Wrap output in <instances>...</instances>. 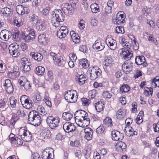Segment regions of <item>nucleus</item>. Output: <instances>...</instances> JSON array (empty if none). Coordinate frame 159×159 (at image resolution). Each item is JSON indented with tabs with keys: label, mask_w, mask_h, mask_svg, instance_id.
I'll list each match as a JSON object with an SVG mask.
<instances>
[{
	"label": "nucleus",
	"mask_w": 159,
	"mask_h": 159,
	"mask_svg": "<svg viewBox=\"0 0 159 159\" xmlns=\"http://www.w3.org/2000/svg\"><path fill=\"white\" fill-rule=\"evenodd\" d=\"M49 55L52 58L56 65L60 66L64 65V61L62 57H59L56 53L52 52H50Z\"/></svg>",
	"instance_id": "10"
},
{
	"label": "nucleus",
	"mask_w": 159,
	"mask_h": 159,
	"mask_svg": "<svg viewBox=\"0 0 159 159\" xmlns=\"http://www.w3.org/2000/svg\"><path fill=\"white\" fill-rule=\"evenodd\" d=\"M21 66L20 67L23 72H27L30 70V66L31 63L30 62L27 58L24 57L21 59Z\"/></svg>",
	"instance_id": "11"
},
{
	"label": "nucleus",
	"mask_w": 159,
	"mask_h": 159,
	"mask_svg": "<svg viewBox=\"0 0 159 159\" xmlns=\"http://www.w3.org/2000/svg\"><path fill=\"white\" fill-rule=\"evenodd\" d=\"M30 56L38 61H41L43 58V56L39 52H31L30 54Z\"/></svg>",
	"instance_id": "23"
},
{
	"label": "nucleus",
	"mask_w": 159,
	"mask_h": 159,
	"mask_svg": "<svg viewBox=\"0 0 159 159\" xmlns=\"http://www.w3.org/2000/svg\"><path fill=\"white\" fill-rule=\"evenodd\" d=\"M129 86L126 84L122 85L120 88V91L121 93H127L130 90Z\"/></svg>",
	"instance_id": "39"
},
{
	"label": "nucleus",
	"mask_w": 159,
	"mask_h": 159,
	"mask_svg": "<svg viewBox=\"0 0 159 159\" xmlns=\"http://www.w3.org/2000/svg\"><path fill=\"white\" fill-rule=\"evenodd\" d=\"M36 29L37 30L40 31H43L45 29L46 26L44 24H37Z\"/></svg>",
	"instance_id": "54"
},
{
	"label": "nucleus",
	"mask_w": 159,
	"mask_h": 159,
	"mask_svg": "<svg viewBox=\"0 0 159 159\" xmlns=\"http://www.w3.org/2000/svg\"><path fill=\"white\" fill-rule=\"evenodd\" d=\"M88 113L84 111L83 110H78L75 113L74 116L75 119H78L76 117L82 118L84 119L87 117Z\"/></svg>",
	"instance_id": "21"
},
{
	"label": "nucleus",
	"mask_w": 159,
	"mask_h": 159,
	"mask_svg": "<svg viewBox=\"0 0 159 159\" xmlns=\"http://www.w3.org/2000/svg\"><path fill=\"white\" fill-rule=\"evenodd\" d=\"M105 47V43L104 41L101 40L100 39L96 40L95 43L93 46V47L94 49H96L99 51L103 50Z\"/></svg>",
	"instance_id": "17"
},
{
	"label": "nucleus",
	"mask_w": 159,
	"mask_h": 159,
	"mask_svg": "<svg viewBox=\"0 0 159 159\" xmlns=\"http://www.w3.org/2000/svg\"><path fill=\"white\" fill-rule=\"evenodd\" d=\"M19 46L17 43H13L10 44L8 49H9V52L11 54L12 52H14V51L15 50L19 49Z\"/></svg>",
	"instance_id": "31"
},
{
	"label": "nucleus",
	"mask_w": 159,
	"mask_h": 159,
	"mask_svg": "<svg viewBox=\"0 0 159 159\" xmlns=\"http://www.w3.org/2000/svg\"><path fill=\"white\" fill-rule=\"evenodd\" d=\"M79 63L83 68L85 69L88 68L89 66L88 61L86 58L80 59L79 60Z\"/></svg>",
	"instance_id": "32"
},
{
	"label": "nucleus",
	"mask_w": 159,
	"mask_h": 159,
	"mask_svg": "<svg viewBox=\"0 0 159 159\" xmlns=\"http://www.w3.org/2000/svg\"><path fill=\"white\" fill-rule=\"evenodd\" d=\"M132 69V66L130 65H127L126 61L122 65V70L126 74L129 73Z\"/></svg>",
	"instance_id": "26"
},
{
	"label": "nucleus",
	"mask_w": 159,
	"mask_h": 159,
	"mask_svg": "<svg viewBox=\"0 0 159 159\" xmlns=\"http://www.w3.org/2000/svg\"><path fill=\"white\" fill-rule=\"evenodd\" d=\"M35 72L38 75H43L45 72V68L41 66H39L36 68Z\"/></svg>",
	"instance_id": "34"
},
{
	"label": "nucleus",
	"mask_w": 159,
	"mask_h": 159,
	"mask_svg": "<svg viewBox=\"0 0 159 159\" xmlns=\"http://www.w3.org/2000/svg\"><path fill=\"white\" fill-rule=\"evenodd\" d=\"M9 32L6 30H2L0 34V35L2 36L5 40H7L9 38V35L8 33Z\"/></svg>",
	"instance_id": "45"
},
{
	"label": "nucleus",
	"mask_w": 159,
	"mask_h": 159,
	"mask_svg": "<svg viewBox=\"0 0 159 159\" xmlns=\"http://www.w3.org/2000/svg\"><path fill=\"white\" fill-rule=\"evenodd\" d=\"M46 122L51 129H56L59 127V118L58 117L50 116L47 118Z\"/></svg>",
	"instance_id": "3"
},
{
	"label": "nucleus",
	"mask_w": 159,
	"mask_h": 159,
	"mask_svg": "<svg viewBox=\"0 0 159 159\" xmlns=\"http://www.w3.org/2000/svg\"><path fill=\"white\" fill-rule=\"evenodd\" d=\"M54 155L53 149L51 148H46L42 152V157L43 159H52V155Z\"/></svg>",
	"instance_id": "14"
},
{
	"label": "nucleus",
	"mask_w": 159,
	"mask_h": 159,
	"mask_svg": "<svg viewBox=\"0 0 159 159\" xmlns=\"http://www.w3.org/2000/svg\"><path fill=\"white\" fill-rule=\"evenodd\" d=\"M32 98L34 102L37 103L40 102L42 99L41 96L38 94L33 96Z\"/></svg>",
	"instance_id": "47"
},
{
	"label": "nucleus",
	"mask_w": 159,
	"mask_h": 159,
	"mask_svg": "<svg viewBox=\"0 0 159 159\" xmlns=\"http://www.w3.org/2000/svg\"><path fill=\"white\" fill-rule=\"evenodd\" d=\"M29 31L27 34H23V39L25 43H28L33 41L35 38V33L34 30L30 28H28Z\"/></svg>",
	"instance_id": "9"
},
{
	"label": "nucleus",
	"mask_w": 159,
	"mask_h": 159,
	"mask_svg": "<svg viewBox=\"0 0 159 159\" xmlns=\"http://www.w3.org/2000/svg\"><path fill=\"white\" fill-rule=\"evenodd\" d=\"M90 7L91 11L93 13H96L100 11L98 5L95 3L92 4Z\"/></svg>",
	"instance_id": "37"
},
{
	"label": "nucleus",
	"mask_w": 159,
	"mask_h": 159,
	"mask_svg": "<svg viewBox=\"0 0 159 159\" xmlns=\"http://www.w3.org/2000/svg\"><path fill=\"white\" fill-rule=\"evenodd\" d=\"M153 129L155 132H159V122L157 123H155L153 125Z\"/></svg>",
	"instance_id": "64"
},
{
	"label": "nucleus",
	"mask_w": 159,
	"mask_h": 159,
	"mask_svg": "<svg viewBox=\"0 0 159 159\" xmlns=\"http://www.w3.org/2000/svg\"><path fill=\"white\" fill-rule=\"evenodd\" d=\"M116 31L118 33H124L125 32L124 27L121 26H117L116 28Z\"/></svg>",
	"instance_id": "58"
},
{
	"label": "nucleus",
	"mask_w": 159,
	"mask_h": 159,
	"mask_svg": "<svg viewBox=\"0 0 159 159\" xmlns=\"http://www.w3.org/2000/svg\"><path fill=\"white\" fill-rule=\"evenodd\" d=\"M63 128L65 132L69 133L75 131L76 128L74 124L71 123L66 122L63 125Z\"/></svg>",
	"instance_id": "16"
},
{
	"label": "nucleus",
	"mask_w": 159,
	"mask_h": 159,
	"mask_svg": "<svg viewBox=\"0 0 159 159\" xmlns=\"http://www.w3.org/2000/svg\"><path fill=\"white\" fill-rule=\"evenodd\" d=\"M19 134L23 140L26 142L30 141L32 139V136L31 133L27 128L23 127L19 130Z\"/></svg>",
	"instance_id": "5"
},
{
	"label": "nucleus",
	"mask_w": 159,
	"mask_h": 159,
	"mask_svg": "<svg viewBox=\"0 0 159 159\" xmlns=\"http://www.w3.org/2000/svg\"><path fill=\"white\" fill-rule=\"evenodd\" d=\"M7 101V99L6 98L0 99V108L5 107Z\"/></svg>",
	"instance_id": "55"
},
{
	"label": "nucleus",
	"mask_w": 159,
	"mask_h": 159,
	"mask_svg": "<svg viewBox=\"0 0 159 159\" xmlns=\"http://www.w3.org/2000/svg\"><path fill=\"white\" fill-rule=\"evenodd\" d=\"M28 120L29 124L35 126L39 125L41 122L40 116L35 111H32L30 112Z\"/></svg>",
	"instance_id": "2"
},
{
	"label": "nucleus",
	"mask_w": 159,
	"mask_h": 159,
	"mask_svg": "<svg viewBox=\"0 0 159 159\" xmlns=\"http://www.w3.org/2000/svg\"><path fill=\"white\" fill-rule=\"evenodd\" d=\"M83 119V120L81 119H78L80 121L81 124H78V125L80 126L85 127L89 125L90 122V119L87 117Z\"/></svg>",
	"instance_id": "25"
},
{
	"label": "nucleus",
	"mask_w": 159,
	"mask_h": 159,
	"mask_svg": "<svg viewBox=\"0 0 159 159\" xmlns=\"http://www.w3.org/2000/svg\"><path fill=\"white\" fill-rule=\"evenodd\" d=\"M150 9L148 7H144L142 10V12L144 15L147 16L150 13Z\"/></svg>",
	"instance_id": "57"
},
{
	"label": "nucleus",
	"mask_w": 159,
	"mask_h": 159,
	"mask_svg": "<svg viewBox=\"0 0 159 159\" xmlns=\"http://www.w3.org/2000/svg\"><path fill=\"white\" fill-rule=\"evenodd\" d=\"M12 135L13 136L12 137L10 136V138L11 141L15 142V143H16L19 145H21L22 144L23 141L20 139L15 136V135L14 134H13Z\"/></svg>",
	"instance_id": "35"
},
{
	"label": "nucleus",
	"mask_w": 159,
	"mask_h": 159,
	"mask_svg": "<svg viewBox=\"0 0 159 159\" xmlns=\"http://www.w3.org/2000/svg\"><path fill=\"white\" fill-rule=\"evenodd\" d=\"M39 42L43 44L45 43L46 41V36L44 34L39 35L38 37Z\"/></svg>",
	"instance_id": "43"
},
{
	"label": "nucleus",
	"mask_w": 159,
	"mask_h": 159,
	"mask_svg": "<svg viewBox=\"0 0 159 159\" xmlns=\"http://www.w3.org/2000/svg\"><path fill=\"white\" fill-rule=\"evenodd\" d=\"M57 35L58 38L61 39H63L66 36V34L60 31H58L57 32Z\"/></svg>",
	"instance_id": "60"
},
{
	"label": "nucleus",
	"mask_w": 159,
	"mask_h": 159,
	"mask_svg": "<svg viewBox=\"0 0 159 159\" xmlns=\"http://www.w3.org/2000/svg\"><path fill=\"white\" fill-rule=\"evenodd\" d=\"M98 94L97 91L95 89L90 90L89 92V95L91 97V98H96Z\"/></svg>",
	"instance_id": "44"
},
{
	"label": "nucleus",
	"mask_w": 159,
	"mask_h": 159,
	"mask_svg": "<svg viewBox=\"0 0 159 159\" xmlns=\"http://www.w3.org/2000/svg\"><path fill=\"white\" fill-rule=\"evenodd\" d=\"M77 92L74 90L67 91L64 94L65 100L68 102L74 103L76 102L77 99Z\"/></svg>",
	"instance_id": "4"
},
{
	"label": "nucleus",
	"mask_w": 159,
	"mask_h": 159,
	"mask_svg": "<svg viewBox=\"0 0 159 159\" xmlns=\"http://www.w3.org/2000/svg\"><path fill=\"white\" fill-rule=\"evenodd\" d=\"M84 76L83 75H80L78 80H77L80 85H83L85 83L86 78L85 77H84Z\"/></svg>",
	"instance_id": "49"
},
{
	"label": "nucleus",
	"mask_w": 159,
	"mask_h": 159,
	"mask_svg": "<svg viewBox=\"0 0 159 159\" xmlns=\"http://www.w3.org/2000/svg\"><path fill=\"white\" fill-rule=\"evenodd\" d=\"M20 100L23 106L26 109H31L34 106V103L30 98L25 95L21 96Z\"/></svg>",
	"instance_id": "7"
},
{
	"label": "nucleus",
	"mask_w": 159,
	"mask_h": 159,
	"mask_svg": "<svg viewBox=\"0 0 159 159\" xmlns=\"http://www.w3.org/2000/svg\"><path fill=\"white\" fill-rule=\"evenodd\" d=\"M103 123L108 127H111L112 126V121L111 118L109 117H107L104 120Z\"/></svg>",
	"instance_id": "46"
},
{
	"label": "nucleus",
	"mask_w": 159,
	"mask_h": 159,
	"mask_svg": "<svg viewBox=\"0 0 159 159\" xmlns=\"http://www.w3.org/2000/svg\"><path fill=\"white\" fill-rule=\"evenodd\" d=\"M19 68L17 66H14L12 68L8 70L7 75L9 78L14 79L17 78L19 75Z\"/></svg>",
	"instance_id": "12"
},
{
	"label": "nucleus",
	"mask_w": 159,
	"mask_h": 159,
	"mask_svg": "<svg viewBox=\"0 0 159 159\" xmlns=\"http://www.w3.org/2000/svg\"><path fill=\"white\" fill-rule=\"evenodd\" d=\"M112 139L115 141L121 140L124 138V134L117 130H114L111 132Z\"/></svg>",
	"instance_id": "18"
},
{
	"label": "nucleus",
	"mask_w": 159,
	"mask_h": 159,
	"mask_svg": "<svg viewBox=\"0 0 159 159\" xmlns=\"http://www.w3.org/2000/svg\"><path fill=\"white\" fill-rule=\"evenodd\" d=\"M72 4H69L68 3H65L62 5V9L64 14L66 15H71L73 12Z\"/></svg>",
	"instance_id": "15"
},
{
	"label": "nucleus",
	"mask_w": 159,
	"mask_h": 159,
	"mask_svg": "<svg viewBox=\"0 0 159 159\" xmlns=\"http://www.w3.org/2000/svg\"><path fill=\"white\" fill-rule=\"evenodd\" d=\"M79 26L81 30L83 29L85 27L84 21L83 19H81L79 23Z\"/></svg>",
	"instance_id": "62"
},
{
	"label": "nucleus",
	"mask_w": 159,
	"mask_h": 159,
	"mask_svg": "<svg viewBox=\"0 0 159 159\" xmlns=\"http://www.w3.org/2000/svg\"><path fill=\"white\" fill-rule=\"evenodd\" d=\"M39 112L41 115L44 116L47 114V112L45 111L44 108L41 105L39 106L37 108Z\"/></svg>",
	"instance_id": "48"
},
{
	"label": "nucleus",
	"mask_w": 159,
	"mask_h": 159,
	"mask_svg": "<svg viewBox=\"0 0 159 159\" xmlns=\"http://www.w3.org/2000/svg\"><path fill=\"white\" fill-rule=\"evenodd\" d=\"M23 87L26 91H29L31 88L30 83L27 80L26 82H25L24 84H23Z\"/></svg>",
	"instance_id": "53"
},
{
	"label": "nucleus",
	"mask_w": 159,
	"mask_h": 159,
	"mask_svg": "<svg viewBox=\"0 0 159 159\" xmlns=\"http://www.w3.org/2000/svg\"><path fill=\"white\" fill-rule=\"evenodd\" d=\"M145 58L143 56H137L135 58V63L138 65H143V67H145L148 66V63L145 62Z\"/></svg>",
	"instance_id": "20"
},
{
	"label": "nucleus",
	"mask_w": 159,
	"mask_h": 159,
	"mask_svg": "<svg viewBox=\"0 0 159 159\" xmlns=\"http://www.w3.org/2000/svg\"><path fill=\"white\" fill-rule=\"evenodd\" d=\"M88 72L89 73L90 79L94 80L101 75L102 71L98 67L95 66L91 68H89Z\"/></svg>",
	"instance_id": "6"
},
{
	"label": "nucleus",
	"mask_w": 159,
	"mask_h": 159,
	"mask_svg": "<svg viewBox=\"0 0 159 159\" xmlns=\"http://www.w3.org/2000/svg\"><path fill=\"white\" fill-rule=\"evenodd\" d=\"M116 19L113 20V22L115 24L119 25L124 22L125 21L120 19V18L118 16H116Z\"/></svg>",
	"instance_id": "52"
},
{
	"label": "nucleus",
	"mask_w": 159,
	"mask_h": 159,
	"mask_svg": "<svg viewBox=\"0 0 159 159\" xmlns=\"http://www.w3.org/2000/svg\"><path fill=\"white\" fill-rule=\"evenodd\" d=\"M105 128L102 125H101L96 129V133L98 134H102L105 133Z\"/></svg>",
	"instance_id": "50"
},
{
	"label": "nucleus",
	"mask_w": 159,
	"mask_h": 159,
	"mask_svg": "<svg viewBox=\"0 0 159 159\" xmlns=\"http://www.w3.org/2000/svg\"><path fill=\"white\" fill-rule=\"evenodd\" d=\"M73 113L70 111L63 113L62 117L64 120L68 121L70 120L73 116Z\"/></svg>",
	"instance_id": "33"
},
{
	"label": "nucleus",
	"mask_w": 159,
	"mask_h": 159,
	"mask_svg": "<svg viewBox=\"0 0 159 159\" xmlns=\"http://www.w3.org/2000/svg\"><path fill=\"white\" fill-rule=\"evenodd\" d=\"M103 96L106 98H110L111 97V94H110L109 91L104 92L102 94Z\"/></svg>",
	"instance_id": "63"
},
{
	"label": "nucleus",
	"mask_w": 159,
	"mask_h": 159,
	"mask_svg": "<svg viewBox=\"0 0 159 159\" xmlns=\"http://www.w3.org/2000/svg\"><path fill=\"white\" fill-rule=\"evenodd\" d=\"M103 104L101 101H98L97 103L95 104V106L97 111L99 112L103 110Z\"/></svg>",
	"instance_id": "36"
},
{
	"label": "nucleus",
	"mask_w": 159,
	"mask_h": 159,
	"mask_svg": "<svg viewBox=\"0 0 159 159\" xmlns=\"http://www.w3.org/2000/svg\"><path fill=\"white\" fill-rule=\"evenodd\" d=\"M9 100L11 107L12 108H15L16 106V104L17 102L16 99L14 97L12 96L10 98Z\"/></svg>",
	"instance_id": "40"
},
{
	"label": "nucleus",
	"mask_w": 159,
	"mask_h": 159,
	"mask_svg": "<svg viewBox=\"0 0 159 159\" xmlns=\"http://www.w3.org/2000/svg\"><path fill=\"white\" fill-rule=\"evenodd\" d=\"M84 131L85 133V138L88 140H91L92 139L93 134L92 129L89 128H87L84 129Z\"/></svg>",
	"instance_id": "24"
},
{
	"label": "nucleus",
	"mask_w": 159,
	"mask_h": 159,
	"mask_svg": "<svg viewBox=\"0 0 159 159\" xmlns=\"http://www.w3.org/2000/svg\"><path fill=\"white\" fill-rule=\"evenodd\" d=\"M39 20L38 16L35 14H33L30 16V20L33 24H36Z\"/></svg>",
	"instance_id": "42"
},
{
	"label": "nucleus",
	"mask_w": 159,
	"mask_h": 159,
	"mask_svg": "<svg viewBox=\"0 0 159 159\" xmlns=\"http://www.w3.org/2000/svg\"><path fill=\"white\" fill-rule=\"evenodd\" d=\"M1 12L6 17H10L12 14L11 13L10 9L7 7L2 8L1 10Z\"/></svg>",
	"instance_id": "30"
},
{
	"label": "nucleus",
	"mask_w": 159,
	"mask_h": 159,
	"mask_svg": "<svg viewBox=\"0 0 159 159\" xmlns=\"http://www.w3.org/2000/svg\"><path fill=\"white\" fill-rule=\"evenodd\" d=\"M125 115V111L123 108H120L116 112V116L118 119L121 120L124 118Z\"/></svg>",
	"instance_id": "27"
},
{
	"label": "nucleus",
	"mask_w": 159,
	"mask_h": 159,
	"mask_svg": "<svg viewBox=\"0 0 159 159\" xmlns=\"http://www.w3.org/2000/svg\"><path fill=\"white\" fill-rule=\"evenodd\" d=\"M110 56H106L105 57L104 60L103 62V64L106 67H110L113 63V60L110 57L111 54H109Z\"/></svg>",
	"instance_id": "22"
},
{
	"label": "nucleus",
	"mask_w": 159,
	"mask_h": 159,
	"mask_svg": "<svg viewBox=\"0 0 159 159\" xmlns=\"http://www.w3.org/2000/svg\"><path fill=\"white\" fill-rule=\"evenodd\" d=\"M151 84L152 87L159 88V76H157L151 80Z\"/></svg>",
	"instance_id": "29"
},
{
	"label": "nucleus",
	"mask_w": 159,
	"mask_h": 159,
	"mask_svg": "<svg viewBox=\"0 0 159 159\" xmlns=\"http://www.w3.org/2000/svg\"><path fill=\"white\" fill-rule=\"evenodd\" d=\"M14 25L17 27H20L22 26L23 25V22L20 20L19 21L16 19H15L14 20Z\"/></svg>",
	"instance_id": "61"
},
{
	"label": "nucleus",
	"mask_w": 159,
	"mask_h": 159,
	"mask_svg": "<svg viewBox=\"0 0 159 159\" xmlns=\"http://www.w3.org/2000/svg\"><path fill=\"white\" fill-rule=\"evenodd\" d=\"M0 124L2 125H7L5 118L2 114H0Z\"/></svg>",
	"instance_id": "59"
},
{
	"label": "nucleus",
	"mask_w": 159,
	"mask_h": 159,
	"mask_svg": "<svg viewBox=\"0 0 159 159\" xmlns=\"http://www.w3.org/2000/svg\"><path fill=\"white\" fill-rule=\"evenodd\" d=\"M82 104L83 106H88L91 102V101L86 98H82L81 99Z\"/></svg>",
	"instance_id": "51"
},
{
	"label": "nucleus",
	"mask_w": 159,
	"mask_h": 159,
	"mask_svg": "<svg viewBox=\"0 0 159 159\" xmlns=\"http://www.w3.org/2000/svg\"><path fill=\"white\" fill-rule=\"evenodd\" d=\"M24 34V33L21 34L19 31H17L15 32L13 34V37L15 41L19 42L23 39Z\"/></svg>",
	"instance_id": "28"
},
{
	"label": "nucleus",
	"mask_w": 159,
	"mask_h": 159,
	"mask_svg": "<svg viewBox=\"0 0 159 159\" xmlns=\"http://www.w3.org/2000/svg\"><path fill=\"white\" fill-rule=\"evenodd\" d=\"M122 45H124V48L121 49L122 52L120 53V56L124 60H129L132 57L133 53L132 51L127 50L126 42H123Z\"/></svg>",
	"instance_id": "8"
},
{
	"label": "nucleus",
	"mask_w": 159,
	"mask_h": 159,
	"mask_svg": "<svg viewBox=\"0 0 159 159\" xmlns=\"http://www.w3.org/2000/svg\"><path fill=\"white\" fill-rule=\"evenodd\" d=\"M72 34V36H71V39L75 43V44H77L79 43L80 42V37H76L75 35V33L74 31H72L70 32V34L71 35Z\"/></svg>",
	"instance_id": "38"
},
{
	"label": "nucleus",
	"mask_w": 159,
	"mask_h": 159,
	"mask_svg": "<svg viewBox=\"0 0 159 159\" xmlns=\"http://www.w3.org/2000/svg\"><path fill=\"white\" fill-rule=\"evenodd\" d=\"M106 42L108 47L110 48L107 51V52H112V50H114L117 48V45L116 41L111 38H109L106 39Z\"/></svg>",
	"instance_id": "13"
},
{
	"label": "nucleus",
	"mask_w": 159,
	"mask_h": 159,
	"mask_svg": "<svg viewBox=\"0 0 159 159\" xmlns=\"http://www.w3.org/2000/svg\"><path fill=\"white\" fill-rule=\"evenodd\" d=\"M79 50L84 53L88 51V48L85 45H82L79 46Z\"/></svg>",
	"instance_id": "56"
},
{
	"label": "nucleus",
	"mask_w": 159,
	"mask_h": 159,
	"mask_svg": "<svg viewBox=\"0 0 159 159\" xmlns=\"http://www.w3.org/2000/svg\"><path fill=\"white\" fill-rule=\"evenodd\" d=\"M16 10L17 12L20 15H23L25 13L28 14L29 11L28 7L20 5L16 6Z\"/></svg>",
	"instance_id": "19"
},
{
	"label": "nucleus",
	"mask_w": 159,
	"mask_h": 159,
	"mask_svg": "<svg viewBox=\"0 0 159 159\" xmlns=\"http://www.w3.org/2000/svg\"><path fill=\"white\" fill-rule=\"evenodd\" d=\"M153 92V89L152 88L146 87V89L144 90V93L147 96H149L150 95L152 96Z\"/></svg>",
	"instance_id": "41"
},
{
	"label": "nucleus",
	"mask_w": 159,
	"mask_h": 159,
	"mask_svg": "<svg viewBox=\"0 0 159 159\" xmlns=\"http://www.w3.org/2000/svg\"><path fill=\"white\" fill-rule=\"evenodd\" d=\"M52 19L51 23L53 25L58 27L61 25L60 22L64 20L65 16L60 9H56L52 14Z\"/></svg>",
	"instance_id": "1"
}]
</instances>
